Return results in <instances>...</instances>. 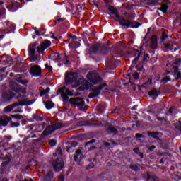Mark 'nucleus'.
Here are the masks:
<instances>
[{"label":"nucleus","instance_id":"obj_1","mask_svg":"<svg viewBox=\"0 0 181 181\" xmlns=\"http://www.w3.org/2000/svg\"><path fill=\"white\" fill-rule=\"evenodd\" d=\"M113 19L116 22H119V25H122V26H124V28H139V26H141V23L136 21H131V20H125L124 18H120L119 17L117 18L112 17Z\"/></svg>","mask_w":181,"mask_h":181},{"label":"nucleus","instance_id":"obj_2","mask_svg":"<svg viewBox=\"0 0 181 181\" xmlns=\"http://www.w3.org/2000/svg\"><path fill=\"white\" fill-rule=\"evenodd\" d=\"M52 125H49L46 127V129L44 130V132L42 134V136H47V135H50V134H53L54 131L57 129H60V128H63L64 127V124L58 122L54 124L53 123H51Z\"/></svg>","mask_w":181,"mask_h":181},{"label":"nucleus","instance_id":"obj_3","mask_svg":"<svg viewBox=\"0 0 181 181\" xmlns=\"http://www.w3.org/2000/svg\"><path fill=\"white\" fill-rule=\"evenodd\" d=\"M69 103L71 104H74V105H76V107H79V110L81 111H85V110H87V106H86L84 100H83V98H72L69 100Z\"/></svg>","mask_w":181,"mask_h":181},{"label":"nucleus","instance_id":"obj_4","mask_svg":"<svg viewBox=\"0 0 181 181\" xmlns=\"http://www.w3.org/2000/svg\"><path fill=\"white\" fill-rule=\"evenodd\" d=\"M16 93L13 92V90H6L2 93V100L4 103H9L13 98L15 97Z\"/></svg>","mask_w":181,"mask_h":181},{"label":"nucleus","instance_id":"obj_5","mask_svg":"<svg viewBox=\"0 0 181 181\" xmlns=\"http://www.w3.org/2000/svg\"><path fill=\"white\" fill-rule=\"evenodd\" d=\"M17 100H18V103L11 104L13 110V108H16V107H19V105H30L33 104L35 101H36V100L34 99L30 100H28V99H23V100H21V99H19V97H17Z\"/></svg>","mask_w":181,"mask_h":181},{"label":"nucleus","instance_id":"obj_6","mask_svg":"<svg viewBox=\"0 0 181 181\" xmlns=\"http://www.w3.org/2000/svg\"><path fill=\"white\" fill-rule=\"evenodd\" d=\"M52 168L56 172H59L64 168V162L60 158L54 160L52 163Z\"/></svg>","mask_w":181,"mask_h":181},{"label":"nucleus","instance_id":"obj_7","mask_svg":"<svg viewBox=\"0 0 181 181\" xmlns=\"http://www.w3.org/2000/svg\"><path fill=\"white\" fill-rule=\"evenodd\" d=\"M103 87H107V83H103L99 85L98 88H93L91 89V93L88 95L89 98H94V97H97L100 95V93L101 90H103Z\"/></svg>","mask_w":181,"mask_h":181},{"label":"nucleus","instance_id":"obj_8","mask_svg":"<svg viewBox=\"0 0 181 181\" xmlns=\"http://www.w3.org/2000/svg\"><path fill=\"white\" fill-rule=\"evenodd\" d=\"M87 78L92 84H101V77L97 74H88Z\"/></svg>","mask_w":181,"mask_h":181},{"label":"nucleus","instance_id":"obj_9","mask_svg":"<svg viewBox=\"0 0 181 181\" xmlns=\"http://www.w3.org/2000/svg\"><path fill=\"white\" fill-rule=\"evenodd\" d=\"M58 92L59 94H61V97L64 101H69V96L67 95H71V91L69 90V89L66 88L65 87H63L60 88L58 90Z\"/></svg>","mask_w":181,"mask_h":181},{"label":"nucleus","instance_id":"obj_10","mask_svg":"<svg viewBox=\"0 0 181 181\" xmlns=\"http://www.w3.org/2000/svg\"><path fill=\"white\" fill-rule=\"evenodd\" d=\"M36 54V44H31L28 47V54L33 60V62H35V60H37V56L35 55Z\"/></svg>","mask_w":181,"mask_h":181},{"label":"nucleus","instance_id":"obj_11","mask_svg":"<svg viewBox=\"0 0 181 181\" xmlns=\"http://www.w3.org/2000/svg\"><path fill=\"white\" fill-rule=\"evenodd\" d=\"M149 60V54H146L143 56V59L140 63L136 66L137 71H144V64L148 62Z\"/></svg>","mask_w":181,"mask_h":181},{"label":"nucleus","instance_id":"obj_12","mask_svg":"<svg viewBox=\"0 0 181 181\" xmlns=\"http://www.w3.org/2000/svg\"><path fill=\"white\" fill-rule=\"evenodd\" d=\"M30 74L37 77L42 74V68L37 65L32 66L30 70Z\"/></svg>","mask_w":181,"mask_h":181},{"label":"nucleus","instance_id":"obj_13","mask_svg":"<svg viewBox=\"0 0 181 181\" xmlns=\"http://www.w3.org/2000/svg\"><path fill=\"white\" fill-rule=\"evenodd\" d=\"M50 45V41L46 40L45 42H43L39 46L37 47V52L38 53H43V52H45V49H47V47H49Z\"/></svg>","mask_w":181,"mask_h":181},{"label":"nucleus","instance_id":"obj_14","mask_svg":"<svg viewBox=\"0 0 181 181\" xmlns=\"http://www.w3.org/2000/svg\"><path fill=\"white\" fill-rule=\"evenodd\" d=\"M10 121H12V118H11L10 117L6 115L0 116V127L8 126Z\"/></svg>","mask_w":181,"mask_h":181},{"label":"nucleus","instance_id":"obj_15","mask_svg":"<svg viewBox=\"0 0 181 181\" xmlns=\"http://www.w3.org/2000/svg\"><path fill=\"white\" fill-rule=\"evenodd\" d=\"M78 77V75L77 73H70L68 75H66L65 78L66 83H71L73 81H77V78Z\"/></svg>","mask_w":181,"mask_h":181},{"label":"nucleus","instance_id":"obj_16","mask_svg":"<svg viewBox=\"0 0 181 181\" xmlns=\"http://www.w3.org/2000/svg\"><path fill=\"white\" fill-rule=\"evenodd\" d=\"M147 134L148 136H152L156 141H159V142H162V139L159 137L162 134L159 132H148Z\"/></svg>","mask_w":181,"mask_h":181},{"label":"nucleus","instance_id":"obj_17","mask_svg":"<svg viewBox=\"0 0 181 181\" xmlns=\"http://www.w3.org/2000/svg\"><path fill=\"white\" fill-rule=\"evenodd\" d=\"M81 83L82 85L79 87L80 90H88V87H90V82L86 79L81 78Z\"/></svg>","mask_w":181,"mask_h":181},{"label":"nucleus","instance_id":"obj_18","mask_svg":"<svg viewBox=\"0 0 181 181\" xmlns=\"http://www.w3.org/2000/svg\"><path fill=\"white\" fill-rule=\"evenodd\" d=\"M150 47L151 49H156L158 47V37L156 35L151 37Z\"/></svg>","mask_w":181,"mask_h":181},{"label":"nucleus","instance_id":"obj_19","mask_svg":"<svg viewBox=\"0 0 181 181\" xmlns=\"http://www.w3.org/2000/svg\"><path fill=\"white\" fill-rule=\"evenodd\" d=\"M54 173L52 171H48L43 177L44 181L53 180Z\"/></svg>","mask_w":181,"mask_h":181},{"label":"nucleus","instance_id":"obj_20","mask_svg":"<svg viewBox=\"0 0 181 181\" xmlns=\"http://www.w3.org/2000/svg\"><path fill=\"white\" fill-rule=\"evenodd\" d=\"M106 132L107 134H114L115 135H117L118 134V129L115 128L114 126L110 125L106 129Z\"/></svg>","mask_w":181,"mask_h":181},{"label":"nucleus","instance_id":"obj_21","mask_svg":"<svg viewBox=\"0 0 181 181\" xmlns=\"http://www.w3.org/2000/svg\"><path fill=\"white\" fill-rule=\"evenodd\" d=\"M135 59L132 61V66H135L136 63H138V60H139V58L141 56H142V52H139V50L135 51Z\"/></svg>","mask_w":181,"mask_h":181},{"label":"nucleus","instance_id":"obj_22","mask_svg":"<svg viewBox=\"0 0 181 181\" xmlns=\"http://www.w3.org/2000/svg\"><path fill=\"white\" fill-rule=\"evenodd\" d=\"M10 87L15 93H18V91H19V84L16 82L11 81Z\"/></svg>","mask_w":181,"mask_h":181},{"label":"nucleus","instance_id":"obj_23","mask_svg":"<svg viewBox=\"0 0 181 181\" xmlns=\"http://www.w3.org/2000/svg\"><path fill=\"white\" fill-rule=\"evenodd\" d=\"M3 63L6 66V64H12V58L6 55L2 57Z\"/></svg>","mask_w":181,"mask_h":181},{"label":"nucleus","instance_id":"obj_24","mask_svg":"<svg viewBox=\"0 0 181 181\" xmlns=\"http://www.w3.org/2000/svg\"><path fill=\"white\" fill-rule=\"evenodd\" d=\"M100 49V44H95L89 49L90 53H97Z\"/></svg>","mask_w":181,"mask_h":181},{"label":"nucleus","instance_id":"obj_25","mask_svg":"<svg viewBox=\"0 0 181 181\" xmlns=\"http://www.w3.org/2000/svg\"><path fill=\"white\" fill-rule=\"evenodd\" d=\"M33 119H35V121H37V122L43 121V117L39 115V114H37V113H34L33 115Z\"/></svg>","mask_w":181,"mask_h":181},{"label":"nucleus","instance_id":"obj_26","mask_svg":"<svg viewBox=\"0 0 181 181\" xmlns=\"http://www.w3.org/2000/svg\"><path fill=\"white\" fill-rule=\"evenodd\" d=\"M148 95H150V97H158V95H159V93H158V90L154 88L148 92Z\"/></svg>","mask_w":181,"mask_h":181},{"label":"nucleus","instance_id":"obj_27","mask_svg":"<svg viewBox=\"0 0 181 181\" xmlns=\"http://www.w3.org/2000/svg\"><path fill=\"white\" fill-rule=\"evenodd\" d=\"M109 11H110V12H112V13H114V15H115L117 16V18H120L119 15L118 14V11H117V8H115L112 6H110Z\"/></svg>","mask_w":181,"mask_h":181},{"label":"nucleus","instance_id":"obj_28","mask_svg":"<svg viewBox=\"0 0 181 181\" xmlns=\"http://www.w3.org/2000/svg\"><path fill=\"white\" fill-rule=\"evenodd\" d=\"M169 6H168V4H163L161 5V7L160 8H158L160 11H162V12L163 13H166V12H168V9Z\"/></svg>","mask_w":181,"mask_h":181},{"label":"nucleus","instance_id":"obj_29","mask_svg":"<svg viewBox=\"0 0 181 181\" xmlns=\"http://www.w3.org/2000/svg\"><path fill=\"white\" fill-rule=\"evenodd\" d=\"M175 45V42L173 41H168V42L164 44L165 49H171L173 47V45Z\"/></svg>","mask_w":181,"mask_h":181},{"label":"nucleus","instance_id":"obj_30","mask_svg":"<svg viewBox=\"0 0 181 181\" xmlns=\"http://www.w3.org/2000/svg\"><path fill=\"white\" fill-rule=\"evenodd\" d=\"M12 110H13V108L12 107L11 105H9L8 106L6 107L4 110H3V112L4 114H8L9 112H11V111H12Z\"/></svg>","mask_w":181,"mask_h":181},{"label":"nucleus","instance_id":"obj_31","mask_svg":"<svg viewBox=\"0 0 181 181\" xmlns=\"http://www.w3.org/2000/svg\"><path fill=\"white\" fill-rule=\"evenodd\" d=\"M115 63V59L114 58H110L107 60V66L112 67Z\"/></svg>","mask_w":181,"mask_h":181},{"label":"nucleus","instance_id":"obj_32","mask_svg":"<svg viewBox=\"0 0 181 181\" xmlns=\"http://www.w3.org/2000/svg\"><path fill=\"white\" fill-rule=\"evenodd\" d=\"M49 91H50V88L47 87L46 88V89H43L40 92V95H41V97H43L44 95H46V93H49Z\"/></svg>","mask_w":181,"mask_h":181},{"label":"nucleus","instance_id":"obj_33","mask_svg":"<svg viewBox=\"0 0 181 181\" xmlns=\"http://www.w3.org/2000/svg\"><path fill=\"white\" fill-rule=\"evenodd\" d=\"M78 155H81V150L80 149L76 150V154L74 156L75 162H77L78 160Z\"/></svg>","mask_w":181,"mask_h":181},{"label":"nucleus","instance_id":"obj_34","mask_svg":"<svg viewBox=\"0 0 181 181\" xmlns=\"http://www.w3.org/2000/svg\"><path fill=\"white\" fill-rule=\"evenodd\" d=\"M61 56L59 53H52L53 60H60L62 59Z\"/></svg>","mask_w":181,"mask_h":181},{"label":"nucleus","instance_id":"obj_35","mask_svg":"<svg viewBox=\"0 0 181 181\" xmlns=\"http://www.w3.org/2000/svg\"><path fill=\"white\" fill-rule=\"evenodd\" d=\"M10 122H11L10 127H11V128H13V127L18 128V127H20L21 125V123L15 122H13L12 120H11Z\"/></svg>","mask_w":181,"mask_h":181},{"label":"nucleus","instance_id":"obj_36","mask_svg":"<svg viewBox=\"0 0 181 181\" xmlns=\"http://www.w3.org/2000/svg\"><path fill=\"white\" fill-rule=\"evenodd\" d=\"M54 103L52 101H47L45 103V107L48 110H50V108H53Z\"/></svg>","mask_w":181,"mask_h":181},{"label":"nucleus","instance_id":"obj_37","mask_svg":"<svg viewBox=\"0 0 181 181\" xmlns=\"http://www.w3.org/2000/svg\"><path fill=\"white\" fill-rule=\"evenodd\" d=\"M34 127H35V129L33 130V132H40L42 129H43V128H42V126H40V124L34 125Z\"/></svg>","mask_w":181,"mask_h":181},{"label":"nucleus","instance_id":"obj_38","mask_svg":"<svg viewBox=\"0 0 181 181\" xmlns=\"http://www.w3.org/2000/svg\"><path fill=\"white\" fill-rule=\"evenodd\" d=\"M170 81V76H166V77H164L162 80H161V82L160 83L161 84H166V83Z\"/></svg>","mask_w":181,"mask_h":181},{"label":"nucleus","instance_id":"obj_39","mask_svg":"<svg viewBox=\"0 0 181 181\" xmlns=\"http://www.w3.org/2000/svg\"><path fill=\"white\" fill-rule=\"evenodd\" d=\"M11 118H15V119H23V116L21 115H11Z\"/></svg>","mask_w":181,"mask_h":181},{"label":"nucleus","instance_id":"obj_40","mask_svg":"<svg viewBox=\"0 0 181 181\" xmlns=\"http://www.w3.org/2000/svg\"><path fill=\"white\" fill-rule=\"evenodd\" d=\"M160 39L162 40L163 42L166 40V39H168V35L165 33V32H163L160 36Z\"/></svg>","mask_w":181,"mask_h":181},{"label":"nucleus","instance_id":"obj_41","mask_svg":"<svg viewBox=\"0 0 181 181\" xmlns=\"http://www.w3.org/2000/svg\"><path fill=\"white\" fill-rule=\"evenodd\" d=\"M175 128H176V129H178V131H181V122L175 123Z\"/></svg>","mask_w":181,"mask_h":181},{"label":"nucleus","instance_id":"obj_42","mask_svg":"<svg viewBox=\"0 0 181 181\" xmlns=\"http://www.w3.org/2000/svg\"><path fill=\"white\" fill-rule=\"evenodd\" d=\"M83 125H90V126H95V124H91L90 120L83 121L82 122Z\"/></svg>","mask_w":181,"mask_h":181},{"label":"nucleus","instance_id":"obj_43","mask_svg":"<svg viewBox=\"0 0 181 181\" xmlns=\"http://www.w3.org/2000/svg\"><path fill=\"white\" fill-rule=\"evenodd\" d=\"M148 180L156 181V180H158V177H156V175H153L151 174L150 178L148 179Z\"/></svg>","mask_w":181,"mask_h":181},{"label":"nucleus","instance_id":"obj_44","mask_svg":"<svg viewBox=\"0 0 181 181\" xmlns=\"http://www.w3.org/2000/svg\"><path fill=\"white\" fill-rule=\"evenodd\" d=\"M151 173L149 172L146 173L144 176V179H146V180H149V178L151 177Z\"/></svg>","mask_w":181,"mask_h":181},{"label":"nucleus","instance_id":"obj_45","mask_svg":"<svg viewBox=\"0 0 181 181\" xmlns=\"http://www.w3.org/2000/svg\"><path fill=\"white\" fill-rule=\"evenodd\" d=\"M130 168H132V170H135V172H136V170H138V165H136V164H131Z\"/></svg>","mask_w":181,"mask_h":181},{"label":"nucleus","instance_id":"obj_46","mask_svg":"<svg viewBox=\"0 0 181 181\" xmlns=\"http://www.w3.org/2000/svg\"><path fill=\"white\" fill-rule=\"evenodd\" d=\"M18 82L26 86L29 81L28 80H18Z\"/></svg>","mask_w":181,"mask_h":181},{"label":"nucleus","instance_id":"obj_47","mask_svg":"<svg viewBox=\"0 0 181 181\" xmlns=\"http://www.w3.org/2000/svg\"><path fill=\"white\" fill-rule=\"evenodd\" d=\"M57 155H60V156H62V155H63L62 151V147H58L57 149Z\"/></svg>","mask_w":181,"mask_h":181},{"label":"nucleus","instance_id":"obj_48","mask_svg":"<svg viewBox=\"0 0 181 181\" xmlns=\"http://www.w3.org/2000/svg\"><path fill=\"white\" fill-rule=\"evenodd\" d=\"M49 145H50V146H56V140L51 139L49 141Z\"/></svg>","mask_w":181,"mask_h":181},{"label":"nucleus","instance_id":"obj_49","mask_svg":"<svg viewBox=\"0 0 181 181\" xmlns=\"http://www.w3.org/2000/svg\"><path fill=\"white\" fill-rule=\"evenodd\" d=\"M158 3L157 0H148V1L147 2V4H148V5H154V4Z\"/></svg>","mask_w":181,"mask_h":181},{"label":"nucleus","instance_id":"obj_50","mask_svg":"<svg viewBox=\"0 0 181 181\" xmlns=\"http://www.w3.org/2000/svg\"><path fill=\"white\" fill-rule=\"evenodd\" d=\"M133 77L134 80H138V78H139V74L135 72L134 74H133Z\"/></svg>","mask_w":181,"mask_h":181},{"label":"nucleus","instance_id":"obj_51","mask_svg":"<svg viewBox=\"0 0 181 181\" xmlns=\"http://www.w3.org/2000/svg\"><path fill=\"white\" fill-rule=\"evenodd\" d=\"M96 141H97V140H95V139H92V140H90V141L86 142V143L85 144V146H87V145H89V144H95V142Z\"/></svg>","mask_w":181,"mask_h":181},{"label":"nucleus","instance_id":"obj_52","mask_svg":"<svg viewBox=\"0 0 181 181\" xmlns=\"http://www.w3.org/2000/svg\"><path fill=\"white\" fill-rule=\"evenodd\" d=\"M173 69L174 70L175 74H176V73H179V68L177 66H173Z\"/></svg>","mask_w":181,"mask_h":181},{"label":"nucleus","instance_id":"obj_53","mask_svg":"<svg viewBox=\"0 0 181 181\" xmlns=\"http://www.w3.org/2000/svg\"><path fill=\"white\" fill-rule=\"evenodd\" d=\"M156 149V146L155 145H153L149 147L148 150L150 152H153V150Z\"/></svg>","mask_w":181,"mask_h":181},{"label":"nucleus","instance_id":"obj_54","mask_svg":"<svg viewBox=\"0 0 181 181\" xmlns=\"http://www.w3.org/2000/svg\"><path fill=\"white\" fill-rule=\"evenodd\" d=\"M8 163H9V160H8V161H4L1 163V166H3V168H6Z\"/></svg>","mask_w":181,"mask_h":181},{"label":"nucleus","instance_id":"obj_55","mask_svg":"<svg viewBox=\"0 0 181 181\" xmlns=\"http://www.w3.org/2000/svg\"><path fill=\"white\" fill-rule=\"evenodd\" d=\"M13 112H14L15 114H16V113H22V110H21V107H18V108H17L16 110H15L13 111Z\"/></svg>","mask_w":181,"mask_h":181},{"label":"nucleus","instance_id":"obj_56","mask_svg":"<svg viewBox=\"0 0 181 181\" xmlns=\"http://www.w3.org/2000/svg\"><path fill=\"white\" fill-rule=\"evenodd\" d=\"M59 181H64V175H63V174L59 176Z\"/></svg>","mask_w":181,"mask_h":181},{"label":"nucleus","instance_id":"obj_57","mask_svg":"<svg viewBox=\"0 0 181 181\" xmlns=\"http://www.w3.org/2000/svg\"><path fill=\"white\" fill-rule=\"evenodd\" d=\"M33 127H35V125L30 124L27 127V129H28V131H33Z\"/></svg>","mask_w":181,"mask_h":181},{"label":"nucleus","instance_id":"obj_58","mask_svg":"<svg viewBox=\"0 0 181 181\" xmlns=\"http://www.w3.org/2000/svg\"><path fill=\"white\" fill-rule=\"evenodd\" d=\"M45 68H47L48 70H49V71H52V70H53V68L52 66H49L48 64H45Z\"/></svg>","mask_w":181,"mask_h":181},{"label":"nucleus","instance_id":"obj_59","mask_svg":"<svg viewBox=\"0 0 181 181\" xmlns=\"http://www.w3.org/2000/svg\"><path fill=\"white\" fill-rule=\"evenodd\" d=\"M158 156H167L168 153L163 152V153H158Z\"/></svg>","mask_w":181,"mask_h":181},{"label":"nucleus","instance_id":"obj_60","mask_svg":"<svg viewBox=\"0 0 181 181\" xmlns=\"http://www.w3.org/2000/svg\"><path fill=\"white\" fill-rule=\"evenodd\" d=\"M136 139H138L139 138H144V135H142L139 133H137V134H136Z\"/></svg>","mask_w":181,"mask_h":181},{"label":"nucleus","instance_id":"obj_61","mask_svg":"<svg viewBox=\"0 0 181 181\" xmlns=\"http://www.w3.org/2000/svg\"><path fill=\"white\" fill-rule=\"evenodd\" d=\"M70 46H78V42L73 41Z\"/></svg>","mask_w":181,"mask_h":181},{"label":"nucleus","instance_id":"obj_62","mask_svg":"<svg viewBox=\"0 0 181 181\" xmlns=\"http://www.w3.org/2000/svg\"><path fill=\"white\" fill-rule=\"evenodd\" d=\"M77 145H78V143H77V141H74L71 143V146H72L73 148H76V146H77Z\"/></svg>","mask_w":181,"mask_h":181},{"label":"nucleus","instance_id":"obj_63","mask_svg":"<svg viewBox=\"0 0 181 181\" xmlns=\"http://www.w3.org/2000/svg\"><path fill=\"white\" fill-rule=\"evenodd\" d=\"M93 168H94V163H93L87 166V169H93Z\"/></svg>","mask_w":181,"mask_h":181},{"label":"nucleus","instance_id":"obj_64","mask_svg":"<svg viewBox=\"0 0 181 181\" xmlns=\"http://www.w3.org/2000/svg\"><path fill=\"white\" fill-rule=\"evenodd\" d=\"M181 60L180 59H177L174 63V64H180Z\"/></svg>","mask_w":181,"mask_h":181}]
</instances>
